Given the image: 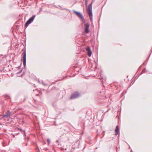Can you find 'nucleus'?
I'll list each match as a JSON object with an SVG mask.
<instances>
[{
  "instance_id": "nucleus-12",
  "label": "nucleus",
  "mask_w": 152,
  "mask_h": 152,
  "mask_svg": "<svg viewBox=\"0 0 152 152\" xmlns=\"http://www.w3.org/2000/svg\"><path fill=\"white\" fill-rule=\"evenodd\" d=\"M131 152H133L132 151V150L131 149Z\"/></svg>"
},
{
  "instance_id": "nucleus-11",
  "label": "nucleus",
  "mask_w": 152,
  "mask_h": 152,
  "mask_svg": "<svg viewBox=\"0 0 152 152\" xmlns=\"http://www.w3.org/2000/svg\"><path fill=\"white\" fill-rule=\"evenodd\" d=\"M23 131L24 132V134L25 135H26V134H25V131Z\"/></svg>"
},
{
  "instance_id": "nucleus-5",
  "label": "nucleus",
  "mask_w": 152,
  "mask_h": 152,
  "mask_svg": "<svg viewBox=\"0 0 152 152\" xmlns=\"http://www.w3.org/2000/svg\"><path fill=\"white\" fill-rule=\"evenodd\" d=\"M73 12L75 13L80 19H82L83 20H84L83 17L80 13L75 11H74Z\"/></svg>"
},
{
  "instance_id": "nucleus-6",
  "label": "nucleus",
  "mask_w": 152,
  "mask_h": 152,
  "mask_svg": "<svg viewBox=\"0 0 152 152\" xmlns=\"http://www.w3.org/2000/svg\"><path fill=\"white\" fill-rule=\"evenodd\" d=\"M89 24L88 23H87L85 25V31L86 34L88 33L89 32Z\"/></svg>"
},
{
  "instance_id": "nucleus-4",
  "label": "nucleus",
  "mask_w": 152,
  "mask_h": 152,
  "mask_svg": "<svg viewBox=\"0 0 152 152\" xmlns=\"http://www.w3.org/2000/svg\"><path fill=\"white\" fill-rule=\"evenodd\" d=\"M11 113L8 110L5 114L3 115L2 117H6L7 121H9L10 119V117L11 115Z\"/></svg>"
},
{
  "instance_id": "nucleus-9",
  "label": "nucleus",
  "mask_w": 152,
  "mask_h": 152,
  "mask_svg": "<svg viewBox=\"0 0 152 152\" xmlns=\"http://www.w3.org/2000/svg\"><path fill=\"white\" fill-rule=\"evenodd\" d=\"M115 132L116 135L119 132V128H118V126H117L116 127V128H115Z\"/></svg>"
},
{
  "instance_id": "nucleus-7",
  "label": "nucleus",
  "mask_w": 152,
  "mask_h": 152,
  "mask_svg": "<svg viewBox=\"0 0 152 152\" xmlns=\"http://www.w3.org/2000/svg\"><path fill=\"white\" fill-rule=\"evenodd\" d=\"M23 64L24 66H25L26 65V51L25 50L23 53Z\"/></svg>"
},
{
  "instance_id": "nucleus-3",
  "label": "nucleus",
  "mask_w": 152,
  "mask_h": 152,
  "mask_svg": "<svg viewBox=\"0 0 152 152\" xmlns=\"http://www.w3.org/2000/svg\"><path fill=\"white\" fill-rule=\"evenodd\" d=\"M80 96V94L77 92H75L71 96V99H74L78 98Z\"/></svg>"
},
{
  "instance_id": "nucleus-8",
  "label": "nucleus",
  "mask_w": 152,
  "mask_h": 152,
  "mask_svg": "<svg viewBox=\"0 0 152 152\" xmlns=\"http://www.w3.org/2000/svg\"><path fill=\"white\" fill-rule=\"evenodd\" d=\"M86 50L88 51V55L89 56H91V50L90 47L89 46L86 49Z\"/></svg>"
},
{
  "instance_id": "nucleus-10",
  "label": "nucleus",
  "mask_w": 152,
  "mask_h": 152,
  "mask_svg": "<svg viewBox=\"0 0 152 152\" xmlns=\"http://www.w3.org/2000/svg\"><path fill=\"white\" fill-rule=\"evenodd\" d=\"M47 141L48 142V144H49V143H50V140L49 139H48L47 140Z\"/></svg>"
},
{
  "instance_id": "nucleus-2",
  "label": "nucleus",
  "mask_w": 152,
  "mask_h": 152,
  "mask_svg": "<svg viewBox=\"0 0 152 152\" xmlns=\"http://www.w3.org/2000/svg\"><path fill=\"white\" fill-rule=\"evenodd\" d=\"M35 16V15H33L32 17L30 18L26 22L25 24V27L26 28L28 26V25L31 23L34 20Z\"/></svg>"
},
{
  "instance_id": "nucleus-1",
  "label": "nucleus",
  "mask_w": 152,
  "mask_h": 152,
  "mask_svg": "<svg viewBox=\"0 0 152 152\" xmlns=\"http://www.w3.org/2000/svg\"><path fill=\"white\" fill-rule=\"evenodd\" d=\"M88 12L89 16L91 20H92L93 18V15L92 13V4H89L88 6Z\"/></svg>"
},
{
  "instance_id": "nucleus-13",
  "label": "nucleus",
  "mask_w": 152,
  "mask_h": 152,
  "mask_svg": "<svg viewBox=\"0 0 152 152\" xmlns=\"http://www.w3.org/2000/svg\"><path fill=\"white\" fill-rule=\"evenodd\" d=\"M58 142V140H57V142Z\"/></svg>"
}]
</instances>
